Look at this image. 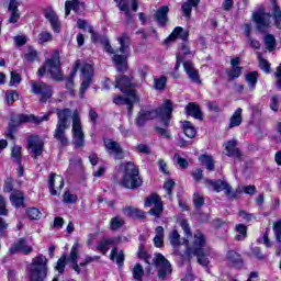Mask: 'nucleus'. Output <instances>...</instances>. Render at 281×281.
<instances>
[{
  "instance_id": "nucleus-1",
  "label": "nucleus",
  "mask_w": 281,
  "mask_h": 281,
  "mask_svg": "<svg viewBox=\"0 0 281 281\" xmlns=\"http://www.w3.org/2000/svg\"><path fill=\"white\" fill-rule=\"evenodd\" d=\"M57 115V124L53 133L54 139L65 147L69 144L67 138V130L71 126L69 120L72 116V143L77 148L85 146V132H82V122L80 121V113L78 110L74 112L69 108L55 109Z\"/></svg>"
},
{
  "instance_id": "nucleus-2",
  "label": "nucleus",
  "mask_w": 281,
  "mask_h": 281,
  "mask_svg": "<svg viewBox=\"0 0 281 281\" xmlns=\"http://www.w3.org/2000/svg\"><path fill=\"white\" fill-rule=\"evenodd\" d=\"M183 245L187 247V254L189 256H195L201 267H207L210 265L207 257L212 256V247L207 246V238L201 231H195L191 247L188 238H183Z\"/></svg>"
},
{
  "instance_id": "nucleus-3",
  "label": "nucleus",
  "mask_w": 281,
  "mask_h": 281,
  "mask_svg": "<svg viewBox=\"0 0 281 281\" xmlns=\"http://www.w3.org/2000/svg\"><path fill=\"white\" fill-rule=\"evenodd\" d=\"M172 101L165 100L162 105L157 110L140 109L135 119V124L142 128L148 121L155 120V117H161L164 126H169L170 117H172Z\"/></svg>"
},
{
  "instance_id": "nucleus-4",
  "label": "nucleus",
  "mask_w": 281,
  "mask_h": 281,
  "mask_svg": "<svg viewBox=\"0 0 281 281\" xmlns=\"http://www.w3.org/2000/svg\"><path fill=\"white\" fill-rule=\"evenodd\" d=\"M78 69H81V76L83 78L79 90V97L82 100L85 98V93H87V89H89V87H91V82H93V67L80 59L75 61L72 70L70 71V76L66 80L67 89H74V78H76Z\"/></svg>"
},
{
  "instance_id": "nucleus-5",
  "label": "nucleus",
  "mask_w": 281,
  "mask_h": 281,
  "mask_svg": "<svg viewBox=\"0 0 281 281\" xmlns=\"http://www.w3.org/2000/svg\"><path fill=\"white\" fill-rule=\"evenodd\" d=\"M45 74H49L50 78L56 80V82L63 81L65 76L63 75V67L60 64V52L53 50L50 58L46 59L45 64L38 68V78H43Z\"/></svg>"
},
{
  "instance_id": "nucleus-6",
  "label": "nucleus",
  "mask_w": 281,
  "mask_h": 281,
  "mask_svg": "<svg viewBox=\"0 0 281 281\" xmlns=\"http://www.w3.org/2000/svg\"><path fill=\"white\" fill-rule=\"evenodd\" d=\"M49 260L43 254H38L33 258L31 265L29 266V278L30 281H45L47 278V267Z\"/></svg>"
},
{
  "instance_id": "nucleus-7",
  "label": "nucleus",
  "mask_w": 281,
  "mask_h": 281,
  "mask_svg": "<svg viewBox=\"0 0 281 281\" xmlns=\"http://www.w3.org/2000/svg\"><path fill=\"white\" fill-rule=\"evenodd\" d=\"M142 183H144V181L142 180V177H139V169L137 166L131 161L126 162L121 186L127 190H136V188H140Z\"/></svg>"
},
{
  "instance_id": "nucleus-8",
  "label": "nucleus",
  "mask_w": 281,
  "mask_h": 281,
  "mask_svg": "<svg viewBox=\"0 0 281 281\" xmlns=\"http://www.w3.org/2000/svg\"><path fill=\"white\" fill-rule=\"evenodd\" d=\"M30 86L31 93H34V95H38L40 102H42L43 104H45V102H47V100H49L52 95H54V89L48 83L31 80Z\"/></svg>"
},
{
  "instance_id": "nucleus-9",
  "label": "nucleus",
  "mask_w": 281,
  "mask_h": 281,
  "mask_svg": "<svg viewBox=\"0 0 281 281\" xmlns=\"http://www.w3.org/2000/svg\"><path fill=\"white\" fill-rule=\"evenodd\" d=\"M153 265H155L160 280H168V277L172 276V265L164 255L157 254L153 259Z\"/></svg>"
},
{
  "instance_id": "nucleus-10",
  "label": "nucleus",
  "mask_w": 281,
  "mask_h": 281,
  "mask_svg": "<svg viewBox=\"0 0 281 281\" xmlns=\"http://www.w3.org/2000/svg\"><path fill=\"white\" fill-rule=\"evenodd\" d=\"M205 186L206 188H212L214 192H223L224 190L226 196L238 199V195L234 193L232 186L225 180H205Z\"/></svg>"
},
{
  "instance_id": "nucleus-11",
  "label": "nucleus",
  "mask_w": 281,
  "mask_h": 281,
  "mask_svg": "<svg viewBox=\"0 0 281 281\" xmlns=\"http://www.w3.org/2000/svg\"><path fill=\"white\" fill-rule=\"evenodd\" d=\"M26 148L31 150V157L33 159H38L43 155L45 148V143L41 139L38 135H31L26 140Z\"/></svg>"
},
{
  "instance_id": "nucleus-12",
  "label": "nucleus",
  "mask_w": 281,
  "mask_h": 281,
  "mask_svg": "<svg viewBox=\"0 0 281 281\" xmlns=\"http://www.w3.org/2000/svg\"><path fill=\"white\" fill-rule=\"evenodd\" d=\"M149 210L148 214L150 216H155L156 218H160L161 214L164 213V204L161 203V199L157 193L151 194L149 198H146L145 200V207H151Z\"/></svg>"
},
{
  "instance_id": "nucleus-13",
  "label": "nucleus",
  "mask_w": 281,
  "mask_h": 281,
  "mask_svg": "<svg viewBox=\"0 0 281 281\" xmlns=\"http://www.w3.org/2000/svg\"><path fill=\"white\" fill-rule=\"evenodd\" d=\"M125 93L128 95V98L117 95L113 99V102H114V104H117V105L125 104L127 106V111L131 115V113H133V103L139 102V98H137V92H135V90H128Z\"/></svg>"
},
{
  "instance_id": "nucleus-14",
  "label": "nucleus",
  "mask_w": 281,
  "mask_h": 281,
  "mask_svg": "<svg viewBox=\"0 0 281 281\" xmlns=\"http://www.w3.org/2000/svg\"><path fill=\"white\" fill-rule=\"evenodd\" d=\"M252 19L259 32H265V30H269V27H271V13L258 11L252 14Z\"/></svg>"
},
{
  "instance_id": "nucleus-15",
  "label": "nucleus",
  "mask_w": 281,
  "mask_h": 281,
  "mask_svg": "<svg viewBox=\"0 0 281 281\" xmlns=\"http://www.w3.org/2000/svg\"><path fill=\"white\" fill-rule=\"evenodd\" d=\"M48 188L52 196L60 194V190L65 188V179L63 178V176L50 173L48 178Z\"/></svg>"
},
{
  "instance_id": "nucleus-16",
  "label": "nucleus",
  "mask_w": 281,
  "mask_h": 281,
  "mask_svg": "<svg viewBox=\"0 0 281 281\" xmlns=\"http://www.w3.org/2000/svg\"><path fill=\"white\" fill-rule=\"evenodd\" d=\"M19 251L20 254H24V256H30V254L34 251V248L27 245L25 238H20L18 241L11 244L9 248V254L11 256H14V254H19Z\"/></svg>"
},
{
  "instance_id": "nucleus-17",
  "label": "nucleus",
  "mask_w": 281,
  "mask_h": 281,
  "mask_svg": "<svg viewBox=\"0 0 281 281\" xmlns=\"http://www.w3.org/2000/svg\"><path fill=\"white\" fill-rule=\"evenodd\" d=\"M103 144L108 153L110 155H114L115 159H124V149H122V146L120 145V143L111 138H105L103 140Z\"/></svg>"
},
{
  "instance_id": "nucleus-18",
  "label": "nucleus",
  "mask_w": 281,
  "mask_h": 281,
  "mask_svg": "<svg viewBox=\"0 0 281 281\" xmlns=\"http://www.w3.org/2000/svg\"><path fill=\"white\" fill-rule=\"evenodd\" d=\"M49 117H52V112H47L43 116H35L34 114H19L18 122H20V124H25L27 122H32V124H41L43 122H49Z\"/></svg>"
},
{
  "instance_id": "nucleus-19",
  "label": "nucleus",
  "mask_w": 281,
  "mask_h": 281,
  "mask_svg": "<svg viewBox=\"0 0 281 281\" xmlns=\"http://www.w3.org/2000/svg\"><path fill=\"white\" fill-rule=\"evenodd\" d=\"M183 69L191 82H194L195 85H201V76L199 75V70L194 68V64L192 61L187 60L183 63Z\"/></svg>"
},
{
  "instance_id": "nucleus-20",
  "label": "nucleus",
  "mask_w": 281,
  "mask_h": 281,
  "mask_svg": "<svg viewBox=\"0 0 281 281\" xmlns=\"http://www.w3.org/2000/svg\"><path fill=\"white\" fill-rule=\"evenodd\" d=\"M44 16L49 22L52 30L56 32V34H60V20H58L56 11L52 8L46 9Z\"/></svg>"
},
{
  "instance_id": "nucleus-21",
  "label": "nucleus",
  "mask_w": 281,
  "mask_h": 281,
  "mask_svg": "<svg viewBox=\"0 0 281 281\" xmlns=\"http://www.w3.org/2000/svg\"><path fill=\"white\" fill-rule=\"evenodd\" d=\"M168 12L170 9L166 5L160 7L154 14V20L157 22L158 27H165L168 24Z\"/></svg>"
},
{
  "instance_id": "nucleus-22",
  "label": "nucleus",
  "mask_w": 281,
  "mask_h": 281,
  "mask_svg": "<svg viewBox=\"0 0 281 281\" xmlns=\"http://www.w3.org/2000/svg\"><path fill=\"white\" fill-rule=\"evenodd\" d=\"M236 146H238V140H236V139H231L228 142H226V144H225V150L227 151L226 155L228 157H235L236 159H238L240 161V159L243 158V153Z\"/></svg>"
},
{
  "instance_id": "nucleus-23",
  "label": "nucleus",
  "mask_w": 281,
  "mask_h": 281,
  "mask_svg": "<svg viewBox=\"0 0 281 281\" xmlns=\"http://www.w3.org/2000/svg\"><path fill=\"white\" fill-rule=\"evenodd\" d=\"M82 8H85V2H80L79 0H67L65 2V16H69L71 10H74L76 14H80Z\"/></svg>"
},
{
  "instance_id": "nucleus-24",
  "label": "nucleus",
  "mask_w": 281,
  "mask_h": 281,
  "mask_svg": "<svg viewBox=\"0 0 281 281\" xmlns=\"http://www.w3.org/2000/svg\"><path fill=\"white\" fill-rule=\"evenodd\" d=\"M115 82V88L120 89L123 93H127V91H131L133 89V82L131 81L130 77H116Z\"/></svg>"
},
{
  "instance_id": "nucleus-25",
  "label": "nucleus",
  "mask_w": 281,
  "mask_h": 281,
  "mask_svg": "<svg viewBox=\"0 0 281 281\" xmlns=\"http://www.w3.org/2000/svg\"><path fill=\"white\" fill-rule=\"evenodd\" d=\"M176 38H181L182 41H188V31H184L183 27H176L172 33L165 40V43H170Z\"/></svg>"
},
{
  "instance_id": "nucleus-26",
  "label": "nucleus",
  "mask_w": 281,
  "mask_h": 281,
  "mask_svg": "<svg viewBox=\"0 0 281 281\" xmlns=\"http://www.w3.org/2000/svg\"><path fill=\"white\" fill-rule=\"evenodd\" d=\"M271 5L274 25L278 30H281V10L280 5H278V0H271Z\"/></svg>"
},
{
  "instance_id": "nucleus-27",
  "label": "nucleus",
  "mask_w": 281,
  "mask_h": 281,
  "mask_svg": "<svg viewBox=\"0 0 281 281\" xmlns=\"http://www.w3.org/2000/svg\"><path fill=\"white\" fill-rule=\"evenodd\" d=\"M123 214H125V216H128V218H146V213L144 211L132 206L124 207Z\"/></svg>"
},
{
  "instance_id": "nucleus-28",
  "label": "nucleus",
  "mask_w": 281,
  "mask_h": 281,
  "mask_svg": "<svg viewBox=\"0 0 281 281\" xmlns=\"http://www.w3.org/2000/svg\"><path fill=\"white\" fill-rule=\"evenodd\" d=\"M117 42L119 45H121L119 52L126 54V49L131 47V35L128 33H122L121 36L117 37Z\"/></svg>"
},
{
  "instance_id": "nucleus-29",
  "label": "nucleus",
  "mask_w": 281,
  "mask_h": 281,
  "mask_svg": "<svg viewBox=\"0 0 281 281\" xmlns=\"http://www.w3.org/2000/svg\"><path fill=\"white\" fill-rule=\"evenodd\" d=\"M243 124V109L238 108L229 119L228 128H236Z\"/></svg>"
},
{
  "instance_id": "nucleus-30",
  "label": "nucleus",
  "mask_w": 281,
  "mask_h": 281,
  "mask_svg": "<svg viewBox=\"0 0 281 281\" xmlns=\"http://www.w3.org/2000/svg\"><path fill=\"white\" fill-rule=\"evenodd\" d=\"M186 111L191 117H194L195 120H203V113L201 112V108L198 104L189 103L186 106Z\"/></svg>"
},
{
  "instance_id": "nucleus-31",
  "label": "nucleus",
  "mask_w": 281,
  "mask_h": 281,
  "mask_svg": "<svg viewBox=\"0 0 281 281\" xmlns=\"http://www.w3.org/2000/svg\"><path fill=\"white\" fill-rule=\"evenodd\" d=\"M113 63L116 65L117 71H121V74H124V71H126L128 65V63L126 61V56L115 54L113 56Z\"/></svg>"
},
{
  "instance_id": "nucleus-32",
  "label": "nucleus",
  "mask_w": 281,
  "mask_h": 281,
  "mask_svg": "<svg viewBox=\"0 0 281 281\" xmlns=\"http://www.w3.org/2000/svg\"><path fill=\"white\" fill-rule=\"evenodd\" d=\"M200 1L201 0H187V2L182 4V12L187 19H190L192 15V8H196Z\"/></svg>"
},
{
  "instance_id": "nucleus-33",
  "label": "nucleus",
  "mask_w": 281,
  "mask_h": 281,
  "mask_svg": "<svg viewBox=\"0 0 281 281\" xmlns=\"http://www.w3.org/2000/svg\"><path fill=\"white\" fill-rule=\"evenodd\" d=\"M10 201L14 207H21V206H23L25 196L23 195V192L15 191V192L11 193Z\"/></svg>"
},
{
  "instance_id": "nucleus-34",
  "label": "nucleus",
  "mask_w": 281,
  "mask_h": 281,
  "mask_svg": "<svg viewBox=\"0 0 281 281\" xmlns=\"http://www.w3.org/2000/svg\"><path fill=\"white\" fill-rule=\"evenodd\" d=\"M110 259L115 260L116 265L122 267L124 265V251L113 248L110 254Z\"/></svg>"
},
{
  "instance_id": "nucleus-35",
  "label": "nucleus",
  "mask_w": 281,
  "mask_h": 281,
  "mask_svg": "<svg viewBox=\"0 0 281 281\" xmlns=\"http://www.w3.org/2000/svg\"><path fill=\"white\" fill-rule=\"evenodd\" d=\"M226 258L233 267H236L238 265H243V258H240V255L234 250H229L226 255Z\"/></svg>"
},
{
  "instance_id": "nucleus-36",
  "label": "nucleus",
  "mask_w": 281,
  "mask_h": 281,
  "mask_svg": "<svg viewBox=\"0 0 281 281\" xmlns=\"http://www.w3.org/2000/svg\"><path fill=\"white\" fill-rule=\"evenodd\" d=\"M132 276L135 281H144V267L142 263H135L132 269Z\"/></svg>"
},
{
  "instance_id": "nucleus-37",
  "label": "nucleus",
  "mask_w": 281,
  "mask_h": 281,
  "mask_svg": "<svg viewBox=\"0 0 281 281\" xmlns=\"http://www.w3.org/2000/svg\"><path fill=\"white\" fill-rule=\"evenodd\" d=\"M199 161L202 166H205L206 170H214V159L212 158V156L201 155L199 157Z\"/></svg>"
},
{
  "instance_id": "nucleus-38",
  "label": "nucleus",
  "mask_w": 281,
  "mask_h": 281,
  "mask_svg": "<svg viewBox=\"0 0 281 281\" xmlns=\"http://www.w3.org/2000/svg\"><path fill=\"white\" fill-rule=\"evenodd\" d=\"M124 218L122 216L117 215L115 217H112L110 221V229L112 232H117V229H121V227H124Z\"/></svg>"
},
{
  "instance_id": "nucleus-39",
  "label": "nucleus",
  "mask_w": 281,
  "mask_h": 281,
  "mask_svg": "<svg viewBox=\"0 0 281 281\" xmlns=\"http://www.w3.org/2000/svg\"><path fill=\"white\" fill-rule=\"evenodd\" d=\"M183 133L190 139L196 137V128L192 126L190 121H184L183 122Z\"/></svg>"
},
{
  "instance_id": "nucleus-40",
  "label": "nucleus",
  "mask_w": 281,
  "mask_h": 281,
  "mask_svg": "<svg viewBox=\"0 0 281 281\" xmlns=\"http://www.w3.org/2000/svg\"><path fill=\"white\" fill-rule=\"evenodd\" d=\"M110 245H113V239L104 237L101 239V241L97 246V249H98V251H100L101 254L104 255V254H106V251H109Z\"/></svg>"
},
{
  "instance_id": "nucleus-41",
  "label": "nucleus",
  "mask_w": 281,
  "mask_h": 281,
  "mask_svg": "<svg viewBox=\"0 0 281 281\" xmlns=\"http://www.w3.org/2000/svg\"><path fill=\"white\" fill-rule=\"evenodd\" d=\"M226 74L228 82H232V80H236V78L243 76V67H233L231 70H227Z\"/></svg>"
},
{
  "instance_id": "nucleus-42",
  "label": "nucleus",
  "mask_w": 281,
  "mask_h": 281,
  "mask_svg": "<svg viewBox=\"0 0 281 281\" xmlns=\"http://www.w3.org/2000/svg\"><path fill=\"white\" fill-rule=\"evenodd\" d=\"M235 232H237L235 236L236 240H245V238H247V226L244 224H237Z\"/></svg>"
},
{
  "instance_id": "nucleus-43",
  "label": "nucleus",
  "mask_w": 281,
  "mask_h": 281,
  "mask_svg": "<svg viewBox=\"0 0 281 281\" xmlns=\"http://www.w3.org/2000/svg\"><path fill=\"white\" fill-rule=\"evenodd\" d=\"M78 249H80V244L76 241L71 247L69 257H67L68 262H78Z\"/></svg>"
},
{
  "instance_id": "nucleus-44",
  "label": "nucleus",
  "mask_w": 281,
  "mask_h": 281,
  "mask_svg": "<svg viewBox=\"0 0 281 281\" xmlns=\"http://www.w3.org/2000/svg\"><path fill=\"white\" fill-rule=\"evenodd\" d=\"M67 255H63L56 266H55V271H58L61 276L65 273V268L67 267Z\"/></svg>"
},
{
  "instance_id": "nucleus-45",
  "label": "nucleus",
  "mask_w": 281,
  "mask_h": 281,
  "mask_svg": "<svg viewBox=\"0 0 281 281\" xmlns=\"http://www.w3.org/2000/svg\"><path fill=\"white\" fill-rule=\"evenodd\" d=\"M263 42L268 52H273V49H276V36L272 34L266 35Z\"/></svg>"
},
{
  "instance_id": "nucleus-46",
  "label": "nucleus",
  "mask_w": 281,
  "mask_h": 281,
  "mask_svg": "<svg viewBox=\"0 0 281 281\" xmlns=\"http://www.w3.org/2000/svg\"><path fill=\"white\" fill-rule=\"evenodd\" d=\"M38 58V53L33 47H29L27 50L24 54V60L26 63H34Z\"/></svg>"
},
{
  "instance_id": "nucleus-47",
  "label": "nucleus",
  "mask_w": 281,
  "mask_h": 281,
  "mask_svg": "<svg viewBox=\"0 0 281 281\" xmlns=\"http://www.w3.org/2000/svg\"><path fill=\"white\" fill-rule=\"evenodd\" d=\"M256 194V186H244V187H237L234 194Z\"/></svg>"
},
{
  "instance_id": "nucleus-48",
  "label": "nucleus",
  "mask_w": 281,
  "mask_h": 281,
  "mask_svg": "<svg viewBox=\"0 0 281 281\" xmlns=\"http://www.w3.org/2000/svg\"><path fill=\"white\" fill-rule=\"evenodd\" d=\"M169 240L172 247H179L181 245V236L179 235V232L172 231L169 235Z\"/></svg>"
},
{
  "instance_id": "nucleus-49",
  "label": "nucleus",
  "mask_w": 281,
  "mask_h": 281,
  "mask_svg": "<svg viewBox=\"0 0 281 281\" xmlns=\"http://www.w3.org/2000/svg\"><path fill=\"white\" fill-rule=\"evenodd\" d=\"M193 204L195 205L196 210H201L205 205V198L203 194L195 192L193 194Z\"/></svg>"
},
{
  "instance_id": "nucleus-50",
  "label": "nucleus",
  "mask_w": 281,
  "mask_h": 281,
  "mask_svg": "<svg viewBox=\"0 0 281 281\" xmlns=\"http://www.w3.org/2000/svg\"><path fill=\"white\" fill-rule=\"evenodd\" d=\"M259 67L265 71V74H271V64L262 55L258 54Z\"/></svg>"
},
{
  "instance_id": "nucleus-51",
  "label": "nucleus",
  "mask_w": 281,
  "mask_h": 281,
  "mask_svg": "<svg viewBox=\"0 0 281 281\" xmlns=\"http://www.w3.org/2000/svg\"><path fill=\"white\" fill-rule=\"evenodd\" d=\"M138 258L145 260L147 265H150V256L146 251V248L144 247V243L139 244L138 246Z\"/></svg>"
},
{
  "instance_id": "nucleus-52",
  "label": "nucleus",
  "mask_w": 281,
  "mask_h": 281,
  "mask_svg": "<svg viewBox=\"0 0 281 281\" xmlns=\"http://www.w3.org/2000/svg\"><path fill=\"white\" fill-rule=\"evenodd\" d=\"M246 82H248V85H249V87H251V89H255L256 83L258 82V72L252 71V72H249L248 75H246Z\"/></svg>"
},
{
  "instance_id": "nucleus-53",
  "label": "nucleus",
  "mask_w": 281,
  "mask_h": 281,
  "mask_svg": "<svg viewBox=\"0 0 281 281\" xmlns=\"http://www.w3.org/2000/svg\"><path fill=\"white\" fill-rule=\"evenodd\" d=\"M100 44L103 46L104 52L108 54H115L113 46H111V42H109V37H101Z\"/></svg>"
},
{
  "instance_id": "nucleus-54",
  "label": "nucleus",
  "mask_w": 281,
  "mask_h": 281,
  "mask_svg": "<svg viewBox=\"0 0 281 281\" xmlns=\"http://www.w3.org/2000/svg\"><path fill=\"white\" fill-rule=\"evenodd\" d=\"M180 226L183 229L184 236L183 238H192V231L190 229V224L188 223V220H181Z\"/></svg>"
},
{
  "instance_id": "nucleus-55",
  "label": "nucleus",
  "mask_w": 281,
  "mask_h": 281,
  "mask_svg": "<svg viewBox=\"0 0 281 281\" xmlns=\"http://www.w3.org/2000/svg\"><path fill=\"white\" fill-rule=\"evenodd\" d=\"M52 38H53L52 33H49L47 31H43L37 35L38 43H41V44L49 43V41H52Z\"/></svg>"
},
{
  "instance_id": "nucleus-56",
  "label": "nucleus",
  "mask_w": 281,
  "mask_h": 281,
  "mask_svg": "<svg viewBox=\"0 0 281 281\" xmlns=\"http://www.w3.org/2000/svg\"><path fill=\"white\" fill-rule=\"evenodd\" d=\"M5 98L8 104H14L19 100V93L16 91H8L5 92Z\"/></svg>"
},
{
  "instance_id": "nucleus-57",
  "label": "nucleus",
  "mask_w": 281,
  "mask_h": 281,
  "mask_svg": "<svg viewBox=\"0 0 281 281\" xmlns=\"http://www.w3.org/2000/svg\"><path fill=\"white\" fill-rule=\"evenodd\" d=\"M27 216L31 218V221H38L41 218V211L38 209H29L27 210Z\"/></svg>"
},
{
  "instance_id": "nucleus-58",
  "label": "nucleus",
  "mask_w": 281,
  "mask_h": 281,
  "mask_svg": "<svg viewBox=\"0 0 281 281\" xmlns=\"http://www.w3.org/2000/svg\"><path fill=\"white\" fill-rule=\"evenodd\" d=\"M14 161H16V164L21 165V146H14L12 148V153H11Z\"/></svg>"
},
{
  "instance_id": "nucleus-59",
  "label": "nucleus",
  "mask_w": 281,
  "mask_h": 281,
  "mask_svg": "<svg viewBox=\"0 0 281 281\" xmlns=\"http://www.w3.org/2000/svg\"><path fill=\"white\" fill-rule=\"evenodd\" d=\"M175 186L176 183L170 179L164 183V190H166L169 198L172 196V190L175 189Z\"/></svg>"
},
{
  "instance_id": "nucleus-60",
  "label": "nucleus",
  "mask_w": 281,
  "mask_h": 281,
  "mask_svg": "<svg viewBox=\"0 0 281 281\" xmlns=\"http://www.w3.org/2000/svg\"><path fill=\"white\" fill-rule=\"evenodd\" d=\"M100 260V256H86L83 261H81L79 265L80 267H87V265H91V262H98Z\"/></svg>"
},
{
  "instance_id": "nucleus-61",
  "label": "nucleus",
  "mask_w": 281,
  "mask_h": 281,
  "mask_svg": "<svg viewBox=\"0 0 281 281\" xmlns=\"http://www.w3.org/2000/svg\"><path fill=\"white\" fill-rule=\"evenodd\" d=\"M21 75L16 71H11L10 86L14 87V85H21Z\"/></svg>"
},
{
  "instance_id": "nucleus-62",
  "label": "nucleus",
  "mask_w": 281,
  "mask_h": 281,
  "mask_svg": "<svg viewBox=\"0 0 281 281\" xmlns=\"http://www.w3.org/2000/svg\"><path fill=\"white\" fill-rule=\"evenodd\" d=\"M78 201V195L71 194L69 191H66L64 194V203H76Z\"/></svg>"
},
{
  "instance_id": "nucleus-63",
  "label": "nucleus",
  "mask_w": 281,
  "mask_h": 281,
  "mask_svg": "<svg viewBox=\"0 0 281 281\" xmlns=\"http://www.w3.org/2000/svg\"><path fill=\"white\" fill-rule=\"evenodd\" d=\"M175 159L178 164V166H180V168H188V166H190V164L188 162V160H186L184 158H181V156L179 154H175Z\"/></svg>"
},
{
  "instance_id": "nucleus-64",
  "label": "nucleus",
  "mask_w": 281,
  "mask_h": 281,
  "mask_svg": "<svg viewBox=\"0 0 281 281\" xmlns=\"http://www.w3.org/2000/svg\"><path fill=\"white\" fill-rule=\"evenodd\" d=\"M155 87L158 91H164V89H166V77H160L158 80H155Z\"/></svg>"
}]
</instances>
